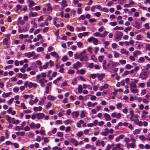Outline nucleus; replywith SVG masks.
Here are the masks:
<instances>
[{
  "label": "nucleus",
  "mask_w": 150,
  "mask_h": 150,
  "mask_svg": "<svg viewBox=\"0 0 150 150\" xmlns=\"http://www.w3.org/2000/svg\"><path fill=\"white\" fill-rule=\"evenodd\" d=\"M24 55L26 57L28 58L33 57V59H36L38 56V55H36L35 52L33 51L25 53L24 54Z\"/></svg>",
  "instance_id": "f257e3e1"
},
{
  "label": "nucleus",
  "mask_w": 150,
  "mask_h": 150,
  "mask_svg": "<svg viewBox=\"0 0 150 150\" xmlns=\"http://www.w3.org/2000/svg\"><path fill=\"white\" fill-rule=\"evenodd\" d=\"M123 35V33L120 31H117L115 32L114 35L115 39L119 41L121 40L122 36Z\"/></svg>",
  "instance_id": "f03ea898"
},
{
  "label": "nucleus",
  "mask_w": 150,
  "mask_h": 150,
  "mask_svg": "<svg viewBox=\"0 0 150 150\" xmlns=\"http://www.w3.org/2000/svg\"><path fill=\"white\" fill-rule=\"evenodd\" d=\"M130 89L132 92L133 93H136L139 92V91L137 89V86L134 82L131 83L130 86Z\"/></svg>",
  "instance_id": "7ed1b4c3"
},
{
  "label": "nucleus",
  "mask_w": 150,
  "mask_h": 150,
  "mask_svg": "<svg viewBox=\"0 0 150 150\" xmlns=\"http://www.w3.org/2000/svg\"><path fill=\"white\" fill-rule=\"evenodd\" d=\"M118 63L117 62H114L111 61H110L107 63V66L109 69H111L113 67H115L118 65Z\"/></svg>",
  "instance_id": "20e7f679"
},
{
  "label": "nucleus",
  "mask_w": 150,
  "mask_h": 150,
  "mask_svg": "<svg viewBox=\"0 0 150 150\" xmlns=\"http://www.w3.org/2000/svg\"><path fill=\"white\" fill-rule=\"evenodd\" d=\"M72 66L74 69H78L79 68L82 67V65L80 62L78 61L76 63L74 64Z\"/></svg>",
  "instance_id": "39448f33"
},
{
  "label": "nucleus",
  "mask_w": 150,
  "mask_h": 150,
  "mask_svg": "<svg viewBox=\"0 0 150 150\" xmlns=\"http://www.w3.org/2000/svg\"><path fill=\"white\" fill-rule=\"evenodd\" d=\"M47 82V80L44 78L40 79L38 81L40 86L42 87H45L44 83H46Z\"/></svg>",
  "instance_id": "423d86ee"
},
{
  "label": "nucleus",
  "mask_w": 150,
  "mask_h": 150,
  "mask_svg": "<svg viewBox=\"0 0 150 150\" xmlns=\"http://www.w3.org/2000/svg\"><path fill=\"white\" fill-rule=\"evenodd\" d=\"M52 84L51 82H49L47 84V86L45 87V93L46 94H48L49 93L50 89V86Z\"/></svg>",
  "instance_id": "0eeeda50"
},
{
  "label": "nucleus",
  "mask_w": 150,
  "mask_h": 150,
  "mask_svg": "<svg viewBox=\"0 0 150 150\" xmlns=\"http://www.w3.org/2000/svg\"><path fill=\"white\" fill-rule=\"evenodd\" d=\"M70 142L75 146H77L79 144L78 141L74 138H72L71 139Z\"/></svg>",
  "instance_id": "6e6552de"
},
{
  "label": "nucleus",
  "mask_w": 150,
  "mask_h": 150,
  "mask_svg": "<svg viewBox=\"0 0 150 150\" xmlns=\"http://www.w3.org/2000/svg\"><path fill=\"white\" fill-rule=\"evenodd\" d=\"M38 86V85L36 83H33L31 82H29L28 87L29 88H31L33 87L34 88H36Z\"/></svg>",
  "instance_id": "1a4fd4ad"
},
{
  "label": "nucleus",
  "mask_w": 150,
  "mask_h": 150,
  "mask_svg": "<svg viewBox=\"0 0 150 150\" xmlns=\"http://www.w3.org/2000/svg\"><path fill=\"white\" fill-rule=\"evenodd\" d=\"M27 3L29 4V7L30 8L32 7L33 6L35 5L36 4L33 1L31 0H27Z\"/></svg>",
  "instance_id": "9d476101"
},
{
  "label": "nucleus",
  "mask_w": 150,
  "mask_h": 150,
  "mask_svg": "<svg viewBox=\"0 0 150 150\" xmlns=\"http://www.w3.org/2000/svg\"><path fill=\"white\" fill-rule=\"evenodd\" d=\"M85 148L86 149H91L92 150H95L96 147L93 145H91L90 144H88L85 146Z\"/></svg>",
  "instance_id": "9b49d317"
},
{
  "label": "nucleus",
  "mask_w": 150,
  "mask_h": 150,
  "mask_svg": "<svg viewBox=\"0 0 150 150\" xmlns=\"http://www.w3.org/2000/svg\"><path fill=\"white\" fill-rule=\"evenodd\" d=\"M58 18L56 17H54L53 19V24L55 27L57 28L60 27V24L57 23Z\"/></svg>",
  "instance_id": "f8f14e48"
},
{
  "label": "nucleus",
  "mask_w": 150,
  "mask_h": 150,
  "mask_svg": "<svg viewBox=\"0 0 150 150\" xmlns=\"http://www.w3.org/2000/svg\"><path fill=\"white\" fill-rule=\"evenodd\" d=\"M50 55L53 57H55L57 59H59V57L57 52H52L50 53Z\"/></svg>",
  "instance_id": "ddd939ff"
},
{
  "label": "nucleus",
  "mask_w": 150,
  "mask_h": 150,
  "mask_svg": "<svg viewBox=\"0 0 150 150\" xmlns=\"http://www.w3.org/2000/svg\"><path fill=\"white\" fill-rule=\"evenodd\" d=\"M37 119L39 120L40 119H43L45 115L42 113H38L36 114Z\"/></svg>",
  "instance_id": "4468645a"
},
{
  "label": "nucleus",
  "mask_w": 150,
  "mask_h": 150,
  "mask_svg": "<svg viewBox=\"0 0 150 150\" xmlns=\"http://www.w3.org/2000/svg\"><path fill=\"white\" fill-rule=\"evenodd\" d=\"M18 77L20 78H22L23 79H25L27 78V74H22L19 73L18 75Z\"/></svg>",
  "instance_id": "2eb2a0df"
},
{
  "label": "nucleus",
  "mask_w": 150,
  "mask_h": 150,
  "mask_svg": "<svg viewBox=\"0 0 150 150\" xmlns=\"http://www.w3.org/2000/svg\"><path fill=\"white\" fill-rule=\"evenodd\" d=\"M104 116L105 118V120L106 121H110L111 119V117L110 115L107 113H105L104 114Z\"/></svg>",
  "instance_id": "dca6fc26"
},
{
  "label": "nucleus",
  "mask_w": 150,
  "mask_h": 150,
  "mask_svg": "<svg viewBox=\"0 0 150 150\" xmlns=\"http://www.w3.org/2000/svg\"><path fill=\"white\" fill-rule=\"evenodd\" d=\"M109 86V85L107 83H105L103 86H101L100 87L99 90L100 91H102L104 89H106L108 88Z\"/></svg>",
  "instance_id": "f3484780"
},
{
  "label": "nucleus",
  "mask_w": 150,
  "mask_h": 150,
  "mask_svg": "<svg viewBox=\"0 0 150 150\" xmlns=\"http://www.w3.org/2000/svg\"><path fill=\"white\" fill-rule=\"evenodd\" d=\"M120 53L125 55H128L129 53L128 51H127L124 48H122L120 49Z\"/></svg>",
  "instance_id": "a211bd4d"
},
{
  "label": "nucleus",
  "mask_w": 150,
  "mask_h": 150,
  "mask_svg": "<svg viewBox=\"0 0 150 150\" xmlns=\"http://www.w3.org/2000/svg\"><path fill=\"white\" fill-rule=\"evenodd\" d=\"M72 117L74 118H77L79 116V112L78 111H74L72 112Z\"/></svg>",
  "instance_id": "6ab92c4d"
},
{
  "label": "nucleus",
  "mask_w": 150,
  "mask_h": 150,
  "mask_svg": "<svg viewBox=\"0 0 150 150\" xmlns=\"http://www.w3.org/2000/svg\"><path fill=\"white\" fill-rule=\"evenodd\" d=\"M96 75L98 79L100 80H101L103 79V78L105 76V74L103 73H101L100 74L97 73L96 74Z\"/></svg>",
  "instance_id": "aec40b11"
},
{
  "label": "nucleus",
  "mask_w": 150,
  "mask_h": 150,
  "mask_svg": "<svg viewBox=\"0 0 150 150\" xmlns=\"http://www.w3.org/2000/svg\"><path fill=\"white\" fill-rule=\"evenodd\" d=\"M47 98L48 100L53 101L56 98V97L51 95H49L47 96Z\"/></svg>",
  "instance_id": "412c9836"
},
{
  "label": "nucleus",
  "mask_w": 150,
  "mask_h": 150,
  "mask_svg": "<svg viewBox=\"0 0 150 150\" xmlns=\"http://www.w3.org/2000/svg\"><path fill=\"white\" fill-rule=\"evenodd\" d=\"M124 136L123 134H121L119 136L117 137L115 139L116 142H119L121 139H123L124 137Z\"/></svg>",
  "instance_id": "4be33fe9"
},
{
  "label": "nucleus",
  "mask_w": 150,
  "mask_h": 150,
  "mask_svg": "<svg viewBox=\"0 0 150 150\" xmlns=\"http://www.w3.org/2000/svg\"><path fill=\"white\" fill-rule=\"evenodd\" d=\"M23 28L24 32H27L29 28V26L28 24H26L23 27Z\"/></svg>",
  "instance_id": "5701e85b"
},
{
  "label": "nucleus",
  "mask_w": 150,
  "mask_h": 150,
  "mask_svg": "<svg viewBox=\"0 0 150 150\" xmlns=\"http://www.w3.org/2000/svg\"><path fill=\"white\" fill-rule=\"evenodd\" d=\"M12 122L14 124L17 125L20 122L18 120H16L14 118H12L11 119Z\"/></svg>",
  "instance_id": "b1692460"
},
{
  "label": "nucleus",
  "mask_w": 150,
  "mask_h": 150,
  "mask_svg": "<svg viewBox=\"0 0 150 150\" xmlns=\"http://www.w3.org/2000/svg\"><path fill=\"white\" fill-rule=\"evenodd\" d=\"M11 94V92H9L5 93L4 92L2 94V97L4 98H6L8 97Z\"/></svg>",
  "instance_id": "393cba45"
},
{
  "label": "nucleus",
  "mask_w": 150,
  "mask_h": 150,
  "mask_svg": "<svg viewBox=\"0 0 150 150\" xmlns=\"http://www.w3.org/2000/svg\"><path fill=\"white\" fill-rule=\"evenodd\" d=\"M140 76L142 79H146L147 77L146 73V72H143L140 75Z\"/></svg>",
  "instance_id": "a878e982"
},
{
  "label": "nucleus",
  "mask_w": 150,
  "mask_h": 150,
  "mask_svg": "<svg viewBox=\"0 0 150 150\" xmlns=\"http://www.w3.org/2000/svg\"><path fill=\"white\" fill-rule=\"evenodd\" d=\"M64 123L66 125H67L69 124L71 125L72 123V121L70 119H68L64 121Z\"/></svg>",
  "instance_id": "bb28decb"
},
{
  "label": "nucleus",
  "mask_w": 150,
  "mask_h": 150,
  "mask_svg": "<svg viewBox=\"0 0 150 150\" xmlns=\"http://www.w3.org/2000/svg\"><path fill=\"white\" fill-rule=\"evenodd\" d=\"M93 35L96 37H99L100 38H102V33H100L98 32H97L93 33Z\"/></svg>",
  "instance_id": "cd10ccee"
},
{
  "label": "nucleus",
  "mask_w": 150,
  "mask_h": 150,
  "mask_svg": "<svg viewBox=\"0 0 150 150\" xmlns=\"http://www.w3.org/2000/svg\"><path fill=\"white\" fill-rule=\"evenodd\" d=\"M42 108L41 106H39V107H35L33 108V110L37 112L38 111H41Z\"/></svg>",
  "instance_id": "c85d7f7f"
},
{
  "label": "nucleus",
  "mask_w": 150,
  "mask_h": 150,
  "mask_svg": "<svg viewBox=\"0 0 150 150\" xmlns=\"http://www.w3.org/2000/svg\"><path fill=\"white\" fill-rule=\"evenodd\" d=\"M60 4L63 7H66L67 6V1L65 0H62L61 2L60 3Z\"/></svg>",
  "instance_id": "c756f323"
},
{
  "label": "nucleus",
  "mask_w": 150,
  "mask_h": 150,
  "mask_svg": "<svg viewBox=\"0 0 150 150\" xmlns=\"http://www.w3.org/2000/svg\"><path fill=\"white\" fill-rule=\"evenodd\" d=\"M145 61V59L144 57H142L139 58L138 62L139 63H143Z\"/></svg>",
  "instance_id": "7c9ffc66"
},
{
  "label": "nucleus",
  "mask_w": 150,
  "mask_h": 150,
  "mask_svg": "<svg viewBox=\"0 0 150 150\" xmlns=\"http://www.w3.org/2000/svg\"><path fill=\"white\" fill-rule=\"evenodd\" d=\"M37 13L36 12H30L29 13V16L30 17H33L37 16Z\"/></svg>",
  "instance_id": "2f4dec72"
},
{
  "label": "nucleus",
  "mask_w": 150,
  "mask_h": 150,
  "mask_svg": "<svg viewBox=\"0 0 150 150\" xmlns=\"http://www.w3.org/2000/svg\"><path fill=\"white\" fill-rule=\"evenodd\" d=\"M122 104L121 103H118L116 104V106L117 109L121 110L122 108Z\"/></svg>",
  "instance_id": "473e14b6"
},
{
  "label": "nucleus",
  "mask_w": 150,
  "mask_h": 150,
  "mask_svg": "<svg viewBox=\"0 0 150 150\" xmlns=\"http://www.w3.org/2000/svg\"><path fill=\"white\" fill-rule=\"evenodd\" d=\"M9 40H8L6 38H4L3 41L4 45H7L8 44V42Z\"/></svg>",
  "instance_id": "72a5a7b5"
},
{
  "label": "nucleus",
  "mask_w": 150,
  "mask_h": 150,
  "mask_svg": "<svg viewBox=\"0 0 150 150\" xmlns=\"http://www.w3.org/2000/svg\"><path fill=\"white\" fill-rule=\"evenodd\" d=\"M98 40L97 38H94L93 42V44L95 45H98Z\"/></svg>",
  "instance_id": "f704fd0d"
},
{
  "label": "nucleus",
  "mask_w": 150,
  "mask_h": 150,
  "mask_svg": "<svg viewBox=\"0 0 150 150\" xmlns=\"http://www.w3.org/2000/svg\"><path fill=\"white\" fill-rule=\"evenodd\" d=\"M83 132L82 131H80L78 132L76 134V136L78 137H81L83 135Z\"/></svg>",
  "instance_id": "c9c22d12"
},
{
  "label": "nucleus",
  "mask_w": 150,
  "mask_h": 150,
  "mask_svg": "<svg viewBox=\"0 0 150 150\" xmlns=\"http://www.w3.org/2000/svg\"><path fill=\"white\" fill-rule=\"evenodd\" d=\"M86 112L84 110H83L81 111L80 114V117L82 118L85 117L86 116Z\"/></svg>",
  "instance_id": "e433bc0d"
},
{
  "label": "nucleus",
  "mask_w": 150,
  "mask_h": 150,
  "mask_svg": "<svg viewBox=\"0 0 150 150\" xmlns=\"http://www.w3.org/2000/svg\"><path fill=\"white\" fill-rule=\"evenodd\" d=\"M83 88L82 86L81 85H79L78 86V92L79 93L81 94L82 93Z\"/></svg>",
  "instance_id": "4c0bfd02"
},
{
  "label": "nucleus",
  "mask_w": 150,
  "mask_h": 150,
  "mask_svg": "<svg viewBox=\"0 0 150 150\" xmlns=\"http://www.w3.org/2000/svg\"><path fill=\"white\" fill-rule=\"evenodd\" d=\"M62 78V77L61 76H59V77L57 78L56 79L53 81V83L54 84H56Z\"/></svg>",
  "instance_id": "58836bf2"
},
{
  "label": "nucleus",
  "mask_w": 150,
  "mask_h": 150,
  "mask_svg": "<svg viewBox=\"0 0 150 150\" xmlns=\"http://www.w3.org/2000/svg\"><path fill=\"white\" fill-rule=\"evenodd\" d=\"M5 137L6 139H8L9 138L10 132L7 130H5Z\"/></svg>",
  "instance_id": "ea45409f"
},
{
  "label": "nucleus",
  "mask_w": 150,
  "mask_h": 150,
  "mask_svg": "<svg viewBox=\"0 0 150 150\" xmlns=\"http://www.w3.org/2000/svg\"><path fill=\"white\" fill-rule=\"evenodd\" d=\"M68 86V85L67 83V81H64L62 84L61 85V87L63 88H64V87L67 86Z\"/></svg>",
  "instance_id": "a19ab883"
},
{
  "label": "nucleus",
  "mask_w": 150,
  "mask_h": 150,
  "mask_svg": "<svg viewBox=\"0 0 150 150\" xmlns=\"http://www.w3.org/2000/svg\"><path fill=\"white\" fill-rule=\"evenodd\" d=\"M52 9V8L50 6H48L47 9V13H50Z\"/></svg>",
  "instance_id": "79ce46f5"
},
{
  "label": "nucleus",
  "mask_w": 150,
  "mask_h": 150,
  "mask_svg": "<svg viewBox=\"0 0 150 150\" xmlns=\"http://www.w3.org/2000/svg\"><path fill=\"white\" fill-rule=\"evenodd\" d=\"M140 130L139 129H135L133 131V133L134 135H137L139 133Z\"/></svg>",
  "instance_id": "37998d69"
},
{
  "label": "nucleus",
  "mask_w": 150,
  "mask_h": 150,
  "mask_svg": "<svg viewBox=\"0 0 150 150\" xmlns=\"http://www.w3.org/2000/svg\"><path fill=\"white\" fill-rule=\"evenodd\" d=\"M44 50V48L42 47H38L37 48L36 50L38 52H42Z\"/></svg>",
  "instance_id": "c03bdc74"
},
{
  "label": "nucleus",
  "mask_w": 150,
  "mask_h": 150,
  "mask_svg": "<svg viewBox=\"0 0 150 150\" xmlns=\"http://www.w3.org/2000/svg\"><path fill=\"white\" fill-rule=\"evenodd\" d=\"M83 88L84 89H86L88 87H89V88H90V90H91L92 89V87H91L90 85H86V84H83Z\"/></svg>",
  "instance_id": "a18cd8bd"
},
{
  "label": "nucleus",
  "mask_w": 150,
  "mask_h": 150,
  "mask_svg": "<svg viewBox=\"0 0 150 150\" xmlns=\"http://www.w3.org/2000/svg\"><path fill=\"white\" fill-rule=\"evenodd\" d=\"M140 139L142 141H144L146 140V137L143 135H141L139 136Z\"/></svg>",
  "instance_id": "49530a36"
},
{
  "label": "nucleus",
  "mask_w": 150,
  "mask_h": 150,
  "mask_svg": "<svg viewBox=\"0 0 150 150\" xmlns=\"http://www.w3.org/2000/svg\"><path fill=\"white\" fill-rule=\"evenodd\" d=\"M87 105L88 106V107H94V105H93V103H92L91 102V101H89L87 103Z\"/></svg>",
  "instance_id": "de8ad7c7"
},
{
  "label": "nucleus",
  "mask_w": 150,
  "mask_h": 150,
  "mask_svg": "<svg viewBox=\"0 0 150 150\" xmlns=\"http://www.w3.org/2000/svg\"><path fill=\"white\" fill-rule=\"evenodd\" d=\"M113 53L114 54V56L115 57L117 58L119 57V54L116 51H114L113 52Z\"/></svg>",
  "instance_id": "09e8293b"
},
{
  "label": "nucleus",
  "mask_w": 150,
  "mask_h": 150,
  "mask_svg": "<svg viewBox=\"0 0 150 150\" xmlns=\"http://www.w3.org/2000/svg\"><path fill=\"white\" fill-rule=\"evenodd\" d=\"M49 65V63L48 62H46L44 65H43L42 68L44 69H46L47 68Z\"/></svg>",
  "instance_id": "8fccbe9b"
},
{
  "label": "nucleus",
  "mask_w": 150,
  "mask_h": 150,
  "mask_svg": "<svg viewBox=\"0 0 150 150\" xmlns=\"http://www.w3.org/2000/svg\"><path fill=\"white\" fill-rule=\"evenodd\" d=\"M119 62L122 65L125 64H126V62L125 60H119Z\"/></svg>",
  "instance_id": "3c124183"
},
{
  "label": "nucleus",
  "mask_w": 150,
  "mask_h": 150,
  "mask_svg": "<svg viewBox=\"0 0 150 150\" xmlns=\"http://www.w3.org/2000/svg\"><path fill=\"white\" fill-rule=\"evenodd\" d=\"M45 101L44 99H41L40 101H39L38 104L40 105H43Z\"/></svg>",
  "instance_id": "603ef678"
},
{
  "label": "nucleus",
  "mask_w": 150,
  "mask_h": 150,
  "mask_svg": "<svg viewBox=\"0 0 150 150\" xmlns=\"http://www.w3.org/2000/svg\"><path fill=\"white\" fill-rule=\"evenodd\" d=\"M74 70L73 69H69L67 71V73L70 74H73L74 73Z\"/></svg>",
  "instance_id": "864d4df0"
},
{
  "label": "nucleus",
  "mask_w": 150,
  "mask_h": 150,
  "mask_svg": "<svg viewBox=\"0 0 150 150\" xmlns=\"http://www.w3.org/2000/svg\"><path fill=\"white\" fill-rule=\"evenodd\" d=\"M91 59L95 62H96L97 61V59L96 57L94 55H92L91 57Z\"/></svg>",
  "instance_id": "5fc2aeb1"
},
{
  "label": "nucleus",
  "mask_w": 150,
  "mask_h": 150,
  "mask_svg": "<svg viewBox=\"0 0 150 150\" xmlns=\"http://www.w3.org/2000/svg\"><path fill=\"white\" fill-rule=\"evenodd\" d=\"M104 56H100L98 57V59L100 62H101L103 61Z\"/></svg>",
  "instance_id": "6e6d98bb"
},
{
  "label": "nucleus",
  "mask_w": 150,
  "mask_h": 150,
  "mask_svg": "<svg viewBox=\"0 0 150 150\" xmlns=\"http://www.w3.org/2000/svg\"><path fill=\"white\" fill-rule=\"evenodd\" d=\"M130 139L133 142H136V140L134 139V137L132 135H130Z\"/></svg>",
  "instance_id": "4d7b16f0"
},
{
  "label": "nucleus",
  "mask_w": 150,
  "mask_h": 150,
  "mask_svg": "<svg viewBox=\"0 0 150 150\" xmlns=\"http://www.w3.org/2000/svg\"><path fill=\"white\" fill-rule=\"evenodd\" d=\"M133 67V66L129 64H127L125 66V68L127 69H129Z\"/></svg>",
  "instance_id": "13d9d810"
},
{
  "label": "nucleus",
  "mask_w": 150,
  "mask_h": 150,
  "mask_svg": "<svg viewBox=\"0 0 150 150\" xmlns=\"http://www.w3.org/2000/svg\"><path fill=\"white\" fill-rule=\"evenodd\" d=\"M52 103L50 102H49L47 103V105H46L45 107L46 109L51 107Z\"/></svg>",
  "instance_id": "bf43d9fd"
},
{
  "label": "nucleus",
  "mask_w": 150,
  "mask_h": 150,
  "mask_svg": "<svg viewBox=\"0 0 150 150\" xmlns=\"http://www.w3.org/2000/svg\"><path fill=\"white\" fill-rule=\"evenodd\" d=\"M130 146L131 148H134L136 147V145L135 142H132L130 144Z\"/></svg>",
  "instance_id": "052dcab7"
},
{
  "label": "nucleus",
  "mask_w": 150,
  "mask_h": 150,
  "mask_svg": "<svg viewBox=\"0 0 150 150\" xmlns=\"http://www.w3.org/2000/svg\"><path fill=\"white\" fill-rule=\"evenodd\" d=\"M67 28H68L69 29V30L71 31H73L74 30V27L71 26H69V25H67Z\"/></svg>",
  "instance_id": "680f3d73"
},
{
  "label": "nucleus",
  "mask_w": 150,
  "mask_h": 150,
  "mask_svg": "<svg viewBox=\"0 0 150 150\" xmlns=\"http://www.w3.org/2000/svg\"><path fill=\"white\" fill-rule=\"evenodd\" d=\"M108 132H102L100 133V134L101 135L104 136H106L108 135Z\"/></svg>",
  "instance_id": "e2e57ef3"
},
{
  "label": "nucleus",
  "mask_w": 150,
  "mask_h": 150,
  "mask_svg": "<svg viewBox=\"0 0 150 150\" xmlns=\"http://www.w3.org/2000/svg\"><path fill=\"white\" fill-rule=\"evenodd\" d=\"M63 135V134L62 132H59L57 133V136L58 137H62Z\"/></svg>",
  "instance_id": "0e129e2a"
},
{
  "label": "nucleus",
  "mask_w": 150,
  "mask_h": 150,
  "mask_svg": "<svg viewBox=\"0 0 150 150\" xmlns=\"http://www.w3.org/2000/svg\"><path fill=\"white\" fill-rule=\"evenodd\" d=\"M109 24L112 26H115L117 25V23L116 21L110 22Z\"/></svg>",
  "instance_id": "69168bd1"
},
{
  "label": "nucleus",
  "mask_w": 150,
  "mask_h": 150,
  "mask_svg": "<svg viewBox=\"0 0 150 150\" xmlns=\"http://www.w3.org/2000/svg\"><path fill=\"white\" fill-rule=\"evenodd\" d=\"M13 100L14 98H11L7 101L9 105H10L12 103Z\"/></svg>",
  "instance_id": "338daca9"
},
{
  "label": "nucleus",
  "mask_w": 150,
  "mask_h": 150,
  "mask_svg": "<svg viewBox=\"0 0 150 150\" xmlns=\"http://www.w3.org/2000/svg\"><path fill=\"white\" fill-rule=\"evenodd\" d=\"M146 48L147 50L150 51V44H146Z\"/></svg>",
  "instance_id": "774afa93"
}]
</instances>
